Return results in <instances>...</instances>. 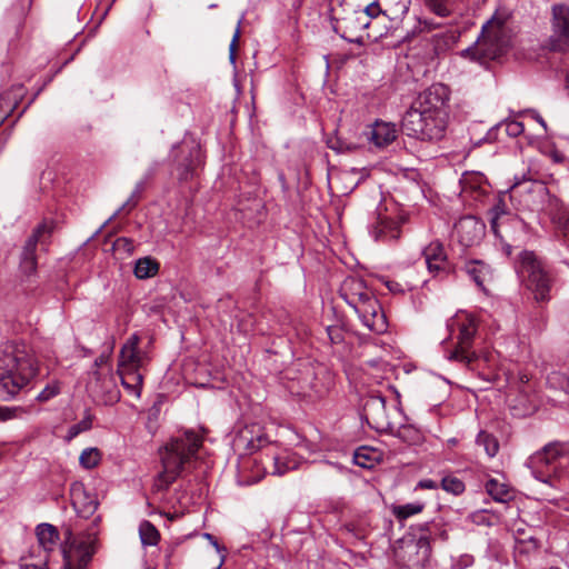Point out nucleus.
I'll return each instance as SVG.
<instances>
[{
    "label": "nucleus",
    "instance_id": "f257e3e1",
    "mask_svg": "<svg viewBox=\"0 0 569 569\" xmlns=\"http://www.w3.org/2000/svg\"><path fill=\"white\" fill-rule=\"evenodd\" d=\"M32 355L23 347L8 343L0 348V399L10 400L37 373Z\"/></svg>",
    "mask_w": 569,
    "mask_h": 569
},
{
    "label": "nucleus",
    "instance_id": "f03ea898",
    "mask_svg": "<svg viewBox=\"0 0 569 569\" xmlns=\"http://www.w3.org/2000/svg\"><path fill=\"white\" fill-rule=\"evenodd\" d=\"M201 445L202 439L191 430L172 439L164 447V453L161 457L163 470L156 479V489L159 491L167 490L180 476L184 465L197 455Z\"/></svg>",
    "mask_w": 569,
    "mask_h": 569
},
{
    "label": "nucleus",
    "instance_id": "7ed1b4c3",
    "mask_svg": "<svg viewBox=\"0 0 569 569\" xmlns=\"http://www.w3.org/2000/svg\"><path fill=\"white\" fill-rule=\"evenodd\" d=\"M545 191L546 188L541 184L529 180L517 182L512 184L507 192L499 194L497 202L490 210V223L495 234L502 237L500 234V228L510 220H516L507 204V198L511 202H515L518 208L532 209V206L536 203V198L541 196Z\"/></svg>",
    "mask_w": 569,
    "mask_h": 569
},
{
    "label": "nucleus",
    "instance_id": "20e7f679",
    "mask_svg": "<svg viewBox=\"0 0 569 569\" xmlns=\"http://www.w3.org/2000/svg\"><path fill=\"white\" fill-rule=\"evenodd\" d=\"M567 451L566 445L561 442L546 445L528 460L532 476L543 483L553 486L555 479L560 477L563 460H567Z\"/></svg>",
    "mask_w": 569,
    "mask_h": 569
},
{
    "label": "nucleus",
    "instance_id": "39448f33",
    "mask_svg": "<svg viewBox=\"0 0 569 569\" xmlns=\"http://www.w3.org/2000/svg\"><path fill=\"white\" fill-rule=\"evenodd\" d=\"M448 328L452 332L456 329L458 330L453 348L447 350L448 360L470 367L477 359V353L472 350L473 340L478 331L475 318L468 313H458L449 321Z\"/></svg>",
    "mask_w": 569,
    "mask_h": 569
},
{
    "label": "nucleus",
    "instance_id": "423d86ee",
    "mask_svg": "<svg viewBox=\"0 0 569 569\" xmlns=\"http://www.w3.org/2000/svg\"><path fill=\"white\" fill-rule=\"evenodd\" d=\"M449 114L417 113L416 109H409L402 119V128L408 136L420 140H440L446 132Z\"/></svg>",
    "mask_w": 569,
    "mask_h": 569
},
{
    "label": "nucleus",
    "instance_id": "0eeeda50",
    "mask_svg": "<svg viewBox=\"0 0 569 569\" xmlns=\"http://www.w3.org/2000/svg\"><path fill=\"white\" fill-rule=\"evenodd\" d=\"M517 271L527 280V287L533 292L537 301H546L549 299L551 278L542 262L537 259L533 252H521L517 262Z\"/></svg>",
    "mask_w": 569,
    "mask_h": 569
},
{
    "label": "nucleus",
    "instance_id": "6e6552de",
    "mask_svg": "<svg viewBox=\"0 0 569 569\" xmlns=\"http://www.w3.org/2000/svg\"><path fill=\"white\" fill-rule=\"evenodd\" d=\"M450 89L443 83H433L423 90L409 109H416L417 113L449 114Z\"/></svg>",
    "mask_w": 569,
    "mask_h": 569
},
{
    "label": "nucleus",
    "instance_id": "1a4fd4ad",
    "mask_svg": "<svg viewBox=\"0 0 569 569\" xmlns=\"http://www.w3.org/2000/svg\"><path fill=\"white\" fill-rule=\"evenodd\" d=\"M54 224L52 221L43 220L32 231V233L26 240L21 256L20 267L26 274H32L37 270V247H47L51 234L53 232Z\"/></svg>",
    "mask_w": 569,
    "mask_h": 569
},
{
    "label": "nucleus",
    "instance_id": "9d476101",
    "mask_svg": "<svg viewBox=\"0 0 569 569\" xmlns=\"http://www.w3.org/2000/svg\"><path fill=\"white\" fill-rule=\"evenodd\" d=\"M431 556L429 536L421 535L418 539L403 540L397 552L398 562L406 569H423Z\"/></svg>",
    "mask_w": 569,
    "mask_h": 569
},
{
    "label": "nucleus",
    "instance_id": "9b49d317",
    "mask_svg": "<svg viewBox=\"0 0 569 569\" xmlns=\"http://www.w3.org/2000/svg\"><path fill=\"white\" fill-rule=\"evenodd\" d=\"M551 31L546 48L555 52L569 51V6H552Z\"/></svg>",
    "mask_w": 569,
    "mask_h": 569
},
{
    "label": "nucleus",
    "instance_id": "f8f14e48",
    "mask_svg": "<svg viewBox=\"0 0 569 569\" xmlns=\"http://www.w3.org/2000/svg\"><path fill=\"white\" fill-rule=\"evenodd\" d=\"M87 390L97 402L103 405H113L120 399L116 378L110 370H94L87 382Z\"/></svg>",
    "mask_w": 569,
    "mask_h": 569
},
{
    "label": "nucleus",
    "instance_id": "ddd939ff",
    "mask_svg": "<svg viewBox=\"0 0 569 569\" xmlns=\"http://www.w3.org/2000/svg\"><path fill=\"white\" fill-rule=\"evenodd\" d=\"M140 336L132 333L119 352V369L140 370L150 361V357L147 351L139 348Z\"/></svg>",
    "mask_w": 569,
    "mask_h": 569
},
{
    "label": "nucleus",
    "instance_id": "4468645a",
    "mask_svg": "<svg viewBox=\"0 0 569 569\" xmlns=\"http://www.w3.org/2000/svg\"><path fill=\"white\" fill-rule=\"evenodd\" d=\"M340 297L356 310L375 298L366 282L358 277H347L340 286Z\"/></svg>",
    "mask_w": 569,
    "mask_h": 569
},
{
    "label": "nucleus",
    "instance_id": "2eb2a0df",
    "mask_svg": "<svg viewBox=\"0 0 569 569\" xmlns=\"http://www.w3.org/2000/svg\"><path fill=\"white\" fill-rule=\"evenodd\" d=\"M363 419L377 431L388 430L392 425L386 412V398L381 395H370L363 403Z\"/></svg>",
    "mask_w": 569,
    "mask_h": 569
},
{
    "label": "nucleus",
    "instance_id": "dca6fc26",
    "mask_svg": "<svg viewBox=\"0 0 569 569\" xmlns=\"http://www.w3.org/2000/svg\"><path fill=\"white\" fill-rule=\"evenodd\" d=\"M369 27V18L366 13L353 11L337 21L335 30L341 31L340 37L350 43L362 44V31Z\"/></svg>",
    "mask_w": 569,
    "mask_h": 569
},
{
    "label": "nucleus",
    "instance_id": "f3484780",
    "mask_svg": "<svg viewBox=\"0 0 569 569\" xmlns=\"http://www.w3.org/2000/svg\"><path fill=\"white\" fill-rule=\"evenodd\" d=\"M422 254L426 260L428 271L435 277H447L453 271V267L448 260L443 244L436 240L425 247Z\"/></svg>",
    "mask_w": 569,
    "mask_h": 569
},
{
    "label": "nucleus",
    "instance_id": "a211bd4d",
    "mask_svg": "<svg viewBox=\"0 0 569 569\" xmlns=\"http://www.w3.org/2000/svg\"><path fill=\"white\" fill-rule=\"evenodd\" d=\"M97 539H88L63 549L64 569H87L96 552Z\"/></svg>",
    "mask_w": 569,
    "mask_h": 569
},
{
    "label": "nucleus",
    "instance_id": "6ab92c4d",
    "mask_svg": "<svg viewBox=\"0 0 569 569\" xmlns=\"http://www.w3.org/2000/svg\"><path fill=\"white\" fill-rule=\"evenodd\" d=\"M356 312L363 326L370 331L375 333H383L387 331V319L376 297L356 310Z\"/></svg>",
    "mask_w": 569,
    "mask_h": 569
},
{
    "label": "nucleus",
    "instance_id": "aec40b11",
    "mask_svg": "<svg viewBox=\"0 0 569 569\" xmlns=\"http://www.w3.org/2000/svg\"><path fill=\"white\" fill-rule=\"evenodd\" d=\"M508 21V14L496 13L482 26L481 34L508 48L511 40V29Z\"/></svg>",
    "mask_w": 569,
    "mask_h": 569
},
{
    "label": "nucleus",
    "instance_id": "412c9836",
    "mask_svg": "<svg viewBox=\"0 0 569 569\" xmlns=\"http://www.w3.org/2000/svg\"><path fill=\"white\" fill-rule=\"evenodd\" d=\"M506 50L507 48L505 46L480 34L476 46L473 48H468L466 53L480 64H487L489 61L496 60L502 56Z\"/></svg>",
    "mask_w": 569,
    "mask_h": 569
},
{
    "label": "nucleus",
    "instance_id": "4be33fe9",
    "mask_svg": "<svg viewBox=\"0 0 569 569\" xmlns=\"http://www.w3.org/2000/svg\"><path fill=\"white\" fill-rule=\"evenodd\" d=\"M485 226L475 217L467 216L455 224L456 233L461 244L470 247L478 242L483 234Z\"/></svg>",
    "mask_w": 569,
    "mask_h": 569
},
{
    "label": "nucleus",
    "instance_id": "5701e85b",
    "mask_svg": "<svg viewBox=\"0 0 569 569\" xmlns=\"http://www.w3.org/2000/svg\"><path fill=\"white\" fill-rule=\"evenodd\" d=\"M182 152L188 151L187 157L177 166L178 179L188 181L194 174L196 169L201 164V152L197 144L188 146L186 142L179 144Z\"/></svg>",
    "mask_w": 569,
    "mask_h": 569
},
{
    "label": "nucleus",
    "instance_id": "b1692460",
    "mask_svg": "<svg viewBox=\"0 0 569 569\" xmlns=\"http://www.w3.org/2000/svg\"><path fill=\"white\" fill-rule=\"evenodd\" d=\"M370 233L376 241L397 240L400 237V226L398 221L378 213L376 221L370 227Z\"/></svg>",
    "mask_w": 569,
    "mask_h": 569
},
{
    "label": "nucleus",
    "instance_id": "393cba45",
    "mask_svg": "<svg viewBox=\"0 0 569 569\" xmlns=\"http://www.w3.org/2000/svg\"><path fill=\"white\" fill-rule=\"evenodd\" d=\"M547 210L552 222L558 226L565 246L569 249V211L563 202L555 197L549 199Z\"/></svg>",
    "mask_w": 569,
    "mask_h": 569
},
{
    "label": "nucleus",
    "instance_id": "a878e982",
    "mask_svg": "<svg viewBox=\"0 0 569 569\" xmlns=\"http://www.w3.org/2000/svg\"><path fill=\"white\" fill-rule=\"evenodd\" d=\"M368 134L375 146L383 148L396 140L397 128L392 123L377 121Z\"/></svg>",
    "mask_w": 569,
    "mask_h": 569
},
{
    "label": "nucleus",
    "instance_id": "bb28decb",
    "mask_svg": "<svg viewBox=\"0 0 569 569\" xmlns=\"http://www.w3.org/2000/svg\"><path fill=\"white\" fill-rule=\"evenodd\" d=\"M463 270L483 291L486 290L485 284L491 281L493 277L491 268L480 260L467 261Z\"/></svg>",
    "mask_w": 569,
    "mask_h": 569
},
{
    "label": "nucleus",
    "instance_id": "cd10ccee",
    "mask_svg": "<svg viewBox=\"0 0 569 569\" xmlns=\"http://www.w3.org/2000/svg\"><path fill=\"white\" fill-rule=\"evenodd\" d=\"M72 506L79 517L88 519L94 515L98 502L84 491H76L72 495Z\"/></svg>",
    "mask_w": 569,
    "mask_h": 569
},
{
    "label": "nucleus",
    "instance_id": "c85d7f7f",
    "mask_svg": "<svg viewBox=\"0 0 569 569\" xmlns=\"http://www.w3.org/2000/svg\"><path fill=\"white\" fill-rule=\"evenodd\" d=\"M118 372L121 378V383L124 389L133 395L136 398H139L141 395L143 376L140 370H129V369H119Z\"/></svg>",
    "mask_w": 569,
    "mask_h": 569
},
{
    "label": "nucleus",
    "instance_id": "c756f323",
    "mask_svg": "<svg viewBox=\"0 0 569 569\" xmlns=\"http://www.w3.org/2000/svg\"><path fill=\"white\" fill-rule=\"evenodd\" d=\"M36 535L39 541V545L46 550L51 551L58 540L59 532L57 528L50 523H41L36 529Z\"/></svg>",
    "mask_w": 569,
    "mask_h": 569
},
{
    "label": "nucleus",
    "instance_id": "7c9ffc66",
    "mask_svg": "<svg viewBox=\"0 0 569 569\" xmlns=\"http://www.w3.org/2000/svg\"><path fill=\"white\" fill-rule=\"evenodd\" d=\"M425 8L439 18H448L455 11V0H422Z\"/></svg>",
    "mask_w": 569,
    "mask_h": 569
},
{
    "label": "nucleus",
    "instance_id": "2f4dec72",
    "mask_svg": "<svg viewBox=\"0 0 569 569\" xmlns=\"http://www.w3.org/2000/svg\"><path fill=\"white\" fill-rule=\"evenodd\" d=\"M159 263L151 257H143L137 260L134 266V276L138 279H148L158 273Z\"/></svg>",
    "mask_w": 569,
    "mask_h": 569
},
{
    "label": "nucleus",
    "instance_id": "473e14b6",
    "mask_svg": "<svg viewBox=\"0 0 569 569\" xmlns=\"http://www.w3.org/2000/svg\"><path fill=\"white\" fill-rule=\"evenodd\" d=\"M139 536L143 546H156L160 540L158 529L148 520H143L139 525Z\"/></svg>",
    "mask_w": 569,
    "mask_h": 569
},
{
    "label": "nucleus",
    "instance_id": "72a5a7b5",
    "mask_svg": "<svg viewBox=\"0 0 569 569\" xmlns=\"http://www.w3.org/2000/svg\"><path fill=\"white\" fill-rule=\"evenodd\" d=\"M476 443L478 446H481L483 447V450L485 452L487 453L488 457L492 458L495 457L498 451H499V441L498 439L485 431V430H481L478 436H477V439H476Z\"/></svg>",
    "mask_w": 569,
    "mask_h": 569
},
{
    "label": "nucleus",
    "instance_id": "f704fd0d",
    "mask_svg": "<svg viewBox=\"0 0 569 569\" xmlns=\"http://www.w3.org/2000/svg\"><path fill=\"white\" fill-rule=\"evenodd\" d=\"M425 509V503L422 502H411L400 506L392 507V515L398 520H406L411 516L420 513Z\"/></svg>",
    "mask_w": 569,
    "mask_h": 569
},
{
    "label": "nucleus",
    "instance_id": "c9c22d12",
    "mask_svg": "<svg viewBox=\"0 0 569 569\" xmlns=\"http://www.w3.org/2000/svg\"><path fill=\"white\" fill-rule=\"evenodd\" d=\"M146 187V181H139L134 190L132 191L130 198L119 208L109 219L107 222L116 218L121 211H126L129 213L137 204L140 199L141 193L143 192Z\"/></svg>",
    "mask_w": 569,
    "mask_h": 569
},
{
    "label": "nucleus",
    "instance_id": "e433bc0d",
    "mask_svg": "<svg viewBox=\"0 0 569 569\" xmlns=\"http://www.w3.org/2000/svg\"><path fill=\"white\" fill-rule=\"evenodd\" d=\"M441 488L449 493L459 496L465 492L466 486L461 479L453 475H447L441 479Z\"/></svg>",
    "mask_w": 569,
    "mask_h": 569
},
{
    "label": "nucleus",
    "instance_id": "4c0bfd02",
    "mask_svg": "<svg viewBox=\"0 0 569 569\" xmlns=\"http://www.w3.org/2000/svg\"><path fill=\"white\" fill-rule=\"evenodd\" d=\"M487 492L496 500V501H506L508 498V490L505 485L499 483L496 479H490L486 483Z\"/></svg>",
    "mask_w": 569,
    "mask_h": 569
},
{
    "label": "nucleus",
    "instance_id": "58836bf2",
    "mask_svg": "<svg viewBox=\"0 0 569 569\" xmlns=\"http://www.w3.org/2000/svg\"><path fill=\"white\" fill-rule=\"evenodd\" d=\"M100 461V452L97 448L84 449L79 458V462L82 467L90 469L96 467Z\"/></svg>",
    "mask_w": 569,
    "mask_h": 569
},
{
    "label": "nucleus",
    "instance_id": "ea45409f",
    "mask_svg": "<svg viewBox=\"0 0 569 569\" xmlns=\"http://www.w3.org/2000/svg\"><path fill=\"white\" fill-rule=\"evenodd\" d=\"M440 27L439 23L435 22L432 19H417V24L412 29L410 33L407 34L406 38L410 39L416 37L417 34L423 33V32H430L432 30H436Z\"/></svg>",
    "mask_w": 569,
    "mask_h": 569
},
{
    "label": "nucleus",
    "instance_id": "a19ab883",
    "mask_svg": "<svg viewBox=\"0 0 569 569\" xmlns=\"http://www.w3.org/2000/svg\"><path fill=\"white\" fill-rule=\"evenodd\" d=\"M61 391L60 383L58 381H52L48 383L37 396V400L40 402H47L53 397L58 396Z\"/></svg>",
    "mask_w": 569,
    "mask_h": 569
},
{
    "label": "nucleus",
    "instance_id": "79ce46f5",
    "mask_svg": "<svg viewBox=\"0 0 569 569\" xmlns=\"http://www.w3.org/2000/svg\"><path fill=\"white\" fill-rule=\"evenodd\" d=\"M92 419L90 416L84 417L78 423L72 425L68 430V439H73L83 431L91 429Z\"/></svg>",
    "mask_w": 569,
    "mask_h": 569
},
{
    "label": "nucleus",
    "instance_id": "37998d69",
    "mask_svg": "<svg viewBox=\"0 0 569 569\" xmlns=\"http://www.w3.org/2000/svg\"><path fill=\"white\" fill-rule=\"evenodd\" d=\"M398 437L405 441L417 442L420 435L417 429L410 426H401L398 430Z\"/></svg>",
    "mask_w": 569,
    "mask_h": 569
},
{
    "label": "nucleus",
    "instance_id": "c03bdc74",
    "mask_svg": "<svg viewBox=\"0 0 569 569\" xmlns=\"http://www.w3.org/2000/svg\"><path fill=\"white\" fill-rule=\"evenodd\" d=\"M326 331L330 342L333 345L341 343L345 339L343 329L339 326H329Z\"/></svg>",
    "mask_w": 569,
    "mask_h": 569
},
{
    "label": "nucleus",
    "instance_id": "a18cd8bd",
    "mask_svg": "<svg viewBox=\"0 0 569 569\" xmlns=\"http://www.w3.org/2000/svg\"><path fill=\"white\" fill-rule=\"evenodd\" d=\"M525 130V126L522 122L517 120H510L506 122V131L507 134L510 137H518L520 136Z\"/></svg>",
    "mask_w": 569,
    "mask_h": 569
},
{
    "label": "nucleus",
    "instance_id": "49530a36",
    "mask_svg": "<svg viewBox=\"0 0 569 569\" xmlns=\"http://www.w3.org/2000/svg\"><path fill=\"white\" fill-rule=\"evenodd\" d=\"M239 38H240V23L238 24V27L234 31V34L232 37L231 43L229 46V60L232 64H236L237 47H238Z\"/></svg>",
    "mask_w": 569,
    "mask_h": 569
},
{
    "label": "nucleus",
    "instance_id": "de8ad7c7",
    "mask_svg": "<svg viewBox=\"0 0 569 569\" xmlns=\"http://www.w3.org/2000/svg\"><path fill=\"white\" fill-rule=\"evenodd\" d=\"M366 449H359L355 452L353 459L355 462L362 468H371L372 460L365 453Z\"/></svg>",
    "mask_w": 569,
    "mask_h": 569
},
{
    "label": "nucleus",
    "instance_id": "09e8293b",
    "mask_svg": "<svg viewBox=\"0 0 569 569\" xmlns=\"http://www.w3.org/2000/svg\"><path fill=\"white\" fill-rule=\"evenodd\" d=\"M482 180L481 176H466L461 179L462 190L466 192L468 188H480L478 184Z\"/></svg>",
    "mask_w": 569,
    "mask_h": 569
},
{
    "label": "nucleus",
    "instance_id": "8fccbe9b",
    "mask_svg": "<svg viewBox=\"0 0 569 569\" xmlns=\"http://www.w3.org/2000/svg\"><path fill=\"white\" fill-rule=\"evenodd\" d=\"M361 13H366V16H368L369 18V23L371 22V19L372 18H376L379 16V13L381 12L380 10V6L378 3V1H373L371 3H369L365 10L360 11Z\"/></svg>",
    "mask_w": 569,
    "mask_h": 569
},
{
    "label": "nucleus",
    "instance_id": "3c124183",
    "mask_svg": "<svg viewBox=\"0 0 569 569\" xmlns=\"http://www.w3.org/2000/svg\"><path fill=\"white\" fill-rule=\"evenodd\" d=\"M114 246L118 249L122 248L128 253H131L133 251V242H132V240L129 239V238H126V237L118 238L116 240V242H114Z\"/></svg>",
    "mask_w": 569,
    "mask_h": 569
},
{
    "label": "nucleus",
    "instance_id": "603ef678",
    "mask_svg": "<svg viewBox=\"0 0 569 569\" xmlns=\"http://www.w3.org/2000/svg\"><path fill=\"white\" fill-rule=\"evenodd\" d=\"M417 487L421 489H437L438 483L431 479H422L418 482Z\"/></svg>",
    "mask_w": 569,
    "mask_h": 569
},
{
    "label": "nucleus",
    "instance_id": "864d4df0",
    "mask_svg": "<svg viewBox=\"0 0 569 569\" xmlns=\"http://www.w3.org/2000/svg\"><path fill=\"white\" fill-rule=\"evenodd\" d=\"M387 287L393 293H403L405 292V289L402 288V286L396 281H388Z\"/></svg>",
    "mask_w": 569,
    "mask_h": 569
},
{
    "label": "nucleus",
    "instance_id": "5fc2aeb1",
    "mask_svg": "<svg viewBox=\"0 0 569 569\" xmlns=\"http://www.w3.org/2000/svg\"><path fill=\"white\" fill-rule=\"evenodd\" d=\"M419 529L422 532L421 535H427V536H429V539L431 538L433 531H432V527L429 523L420 525Z\"/></svg>",
    "mask_w": 569,
    "mask_h": 569
},
{
    "label": "nucleus",
    "instance_id": "6e6d98bb",
    "mask_svg": "<svg viewBox=\"0 0 569 569\" xmlns=\"http://www.w3.org/2000/svg\"><path fill=\"white\" fill-rule=\"evenodd\" d=\"M204 537L209 540V542H211L216 547V549L219 552L221 551L220 546L218 545L217 540L214 539V537L211 533H204Z\"/></svg>",
    "mask_w": 569,
    "mask_h": 569
},
{
    "label": "nucleus",
    "instance_id": "4d7b16f0",
    "mask_svg": "<svg viewBox=\"0 0 569 569\" xmlns=\"http://www.w3.org/2000/svg\"><path fill=\"white\" fill-rule=\"evenodd\" d=\"M107 362V357L104 356H99L96 360H94V367L98 369L100 366H102L103 363Z\"/></svg>",
    "mask_w": 569,
    "mask_h": 569
},
{
    "label": "nucleus",
    "instance_id": "13d9d810",
    "mask_svg": "<svg viewBox=\"0 0 569 569\" xmlns=\"http://www.w3.org/2000/svg\"><path fill=\"white\" fill-rule=\"evenodd\" d=\"M533 113V118L545 128L547 129V124H546V121L542 119V117L536 112V111H532Z\"/></svg>",
    "mask_w": 569,
    "mask_h": 569
},
{
    "label": "nucleus",
    "instance_id": "bf43d9fd",
    "mask_svg": "<svg viewBox=\"0 0 569 569\" xmlns=\"http://www.w3.org/2000/svg\"><path fill=\"white\" fill-rule=\"evenodd\" d=\"M21 569H44V568L36 566V565H26Z\"/></svg>",
    "mask_w": 569,
    "mask_h": 569
},
{
    "label": "nucleus",
    "instance_id": "052dcab7",
    "mask_svg": "<svg viewBox=\"0 0 569 569\" xmlns=\"http://www.w3.org/2000/svg\"><path fill=\"white\" fill-rule=\"evenodd\" d=\"M563 380H565V385L562 388L566 390V392L569 393V378L563 377Z\"/></svg>",
    "mask_w": 569,
    "mask_h": 569
},
{
    "label": "nucleus",
    "instance_id": "680f3d73",
    "mask_svg": "<svg viewBox=\"0 0 569 569\" xmlns=\"http://www.w3.org/2000/svg\"><path fill=\"white\" fill-rule=\"evenodd\" d=\"M439 537L442 540H447L448 539V532L446 530H442V531H440Z\"/></svg>",
    "mask_w": 569,
    "mask_h": 569
},
{
    "label": "nucleus",
    "instance_id": "e2e57ef3",
    "mask_svg": "<svg viewBox=\"0 0 569 569\" xmlns=\"http://www.w3.org/2000/svg\"><path fill=\"white\" fill-rule=\"evenodd\" d=\"M248 446H249V448H250V449H252V450H254V449H257V448H258V446H256L251 440H250V441H248Z\"/></svg>",
    "mask_w": 569,
    "mask_h": 569
},
{
    "label": "nucleus",
    "instance_id": "0e129e2a",
    "mask_svg": "<svg viewBox=\"0 0 569 569\" xmlns=\"http://www.w3.org/2000/svg\"><path fill=\"white\" fill-rule=\"evenodd\" d=\"M393 391H395V393H396L397 399H400V393L398 392V390H397V389H393ZM400 405H401V403H400V400H398V406H400Z\"/></svg>",
    "mask_w": 569,
    "mask_h": 569
},
{
    "label": "nucleus",
    "instance_id": "69168bd1",
    "mask_svg": "<svg viewBox=\"0 0 569 569\" xmlns=\"http://www.w3.org/2000/svg\"><path fill=\"white\" fill-rule=\"evenodd\" d=\"M274 472H277V473H279V475H282V473H283V471H282V470H280V469H278V468H277V470H276Z\"/></svg>",
    "mask_w": 569,
    "mask_h": 569
},
{
    "label": "nucleus",
    "instance_id": "338daca9",
    "mask_svg": "<svg viewBox=\"0 0 569 569\" xmlns=\"http://www.w3.org/2000/svg\"><path fill=\"white\" fill-rule=\"evenodd\" d=\"M223 559H224V557H222V559L220 560V565L218 566V568H217V569H219V568H220V566L223 563Z\"/></svg>",
    "mask_w": 569,
    "mask_h": 569
},
{
    "label": "nucleus",
    "instance_id": "774afa93",
    "mask_svg": "<svg viewBox=\"0 0 569 569\" xmlns=\"http://www.w3.org/2000/svg\"><path fill=\"white\" fill-rule=\"evenodd\" d=\"M542 569H560L558 567H548V568H542Z\"/></svg>",
    "mask_w": 569,
    "mask_h": 569
}]
</instances>
